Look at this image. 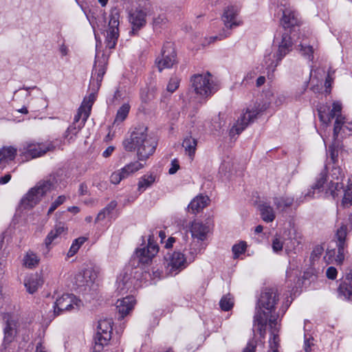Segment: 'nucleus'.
<instances>
[{
    "instance_id": "obj_1",
    "label": "nucleus",
    "mask_w": 352,
    "mask_h": 352,
    "mask_svg": "<svg viewBox=\"0 0 352 352\" xmlns=\"http://www.w3.org/2000/svg\"><path fill=\"white\" fill-rule=\"evenodd\" d=\"M298 14L289 8L283 11L280 19V27L276 31L274 36V45L278 47L277 52L271 59L270 54L265 57V64L268 69L273 70L277 67L282 59L292 52L294 41L292 34L295 32L300 25Z\"/></svg>"
},
{
    "instance_id": "obj_2",
    "label": "nucleus",
    "mask_w": 352,
    "mask_h": 352,
    "mask_svg": "<svg viewBox=\"0 0 352 352\" xmlns=\"http://www.w3.org/2000/svg\"><path fill=\"white\" fill-rule=\"evenodd\" d=\"M157 146L156 138L148 133V128L144 125L135 126L130 138L124 142V146L126 151H137L140 161H144L152 155Z\"/></svg>"
},
{
    "instance_id": "obj_3",
    "label": "nucleus",
    "mask_w": 352,
    "mask_h": 352,
    "mask_svg": "<svg viewBox=\"0 0 352 352\" xmlns=\"http://www.w3.org/2000/svg\"><path fill=\"white\" fill-rule=\"evenodd\" d=\"M190 82L195 93L202 98H208L217 92L219 86L212 80L210 73L195 74L191 77Z\"/></svg>"
},
{
    "instance_id": "obj_4",
    "label": "nucleus",
    "mask_w": 352,
    "mask_h": 352,
    "mask_svg": "<svg viewBox=\"0 0 352 352\" xmlns=\"http://www.w3.org/2000/svg\"><path fill=\"white\" fill-rule=\"evenodd\" d=\"M52 142H36L34 141L26 142L20 149L21 155L26 160L34 159L44 155L48 151L55 150Z\"/></svg>"
},
{
    "instance_id": "obj_5",
    "label": "nucleus",
    "mask_w": 352,
    "mask_h": 352,
    "mask_svg": "<svg viewBox=\"0 0 352 352\" xmlns=\"http://www.w3.org/2000/svg\"><path fill=\"white\" fill-rule=\"evenodd\" d=\"M113 324L111 318L100 319L98 321L94 352H100L108 344L111 338Z\"/></svg>"
},
{
    "instance_id": "obj_6",
    "label": "nucleus",
    "mask_w": 352,
    "mask_h": 352,
    "mask_svg": "<svg viewBox=\"0 0 352 352\" xmlns=\"http://www.w3.org/2000/svg\"><path fill=\"white\" fill-rule=\"evenodd\" d=\"M120 11L118 8H112L105 37L106 47L110 50L114 49L119 38Z\"/></svg>"
},
{
    "instance_id": "obj_7",
    "label": "nucleus",
    "mask_w": 352,
    "mask_h": 352,
    "mask_svg": "<svg viewBox=\"0 0 352 352\" xmlns=\"http://www.w3.org/2000/svg\"><path fill=\"white\" fill-rule=\"evenodd\" d=\"M278 294L276 289L265 288L261 294L258 300L257 306L261 313L265 311L266 315L274 313L276 309V305L278 302Z\"/></svg>"
},
{
    "instance_id": "obj_8",
    "label": "nucleus",
    "mask_w": 352,
    "mask_h": 352,
    "mask_svg": "<svg viewBox=\"0 0 352 352\" xmlns=\"http://www.w3.org/2000/svg\"><path fill=\"white\" fill-rule=\"evenodd\" d=\"M81 305L80 300L72 294H63L57 298L54 306V313L59 316L65 311L78 310Z\"/></svg>"
},
{
    "instance_id": "obj_9",
    "label": "nucleus",
    "mask_w": 352,
    "mask_h": 352,
    "mask_svg": "<svg viewBox=\"0 0 352 352\" xmlns=\"http://www.w3.org/2000/svg\"><path fill=\"white\" fill-rule=\"evenodd\" d=\"M162 58H157L156 63L160 72L164 69H168L173 67L176 62V53L173 44L171 43H166L164 45L162 49Z\"/></svg>"
},
{
    "instance_id": "obj_10",
    "label": "nucleus",
    "mask_w": 352,
    "mask_h": 352,
    "mask_svg": "<svg viewBox=\"0 0 352 352\" xmlns=\"http://www.w3.org/2000/svg\"><path fill=\"white\" fill-rule=\"evenodd\" d=\"M158 252L159 246L154 241L153 236L149 235L146 247L137 249L135 253L140 263L148 265Z\"/></svg>"
},
{
    "instance_id": "obj_11",
    "label": "nucleus",
    "mask_w": 352,
    "mask_h": 352,
    "mask_svg": "<svg viewBox=\"0 0 352 352\" xmlns=\"http://www.w3.org/2000/svg\"><path fill=\"white\" fill-rule=\"evenodd\" d=\"M144 167V164L135 161L124 166L121 169L111 173L110 182L113 184H118L122 179L129 177L131 175L138 171Z\"/></svg>"
},
{
    "instance_id": "obj_12",
    "label": "nucleus",
    "mask_w": 352,
    "mask_h": 352,
    "mask_svg": "<svg viewBox=\"0 0 352 352\" xmlns=\"http://www.w3.org/2000/svg\"><path fill=\"white\" fill-rule=\"evenodd\" d=\"M146 13L143 10L136 8L129 13V19L131 25V34L135 35L146 24Z\"/></svg>"
},
{
    "instance_id": "obj_13",
    "label": "nucleus",
    "mask_w": 352,
    "mask_h": 352,
    "mask_svg": "<svg viewBox=\"0 0 352 352\" xmlns=\"http://www.w3.org/2000/svg\"><path fill=\"white\" fill-rule=\"evenodd\" d=\"M262 111V109L259 111H250L249 109H247L246 112L241 114L240 118L237 120L236 124L234 125L233 127L231 129L230 133H235L237 135L240 134L250 122L254 121V120Z\"/></svg>"
},
{
    "instance_id": "obj_14",
    "label": "nucleus",
    "mask_w": 352,
    "mask_h": 352,
    "mask_svg": "<svg viewBox=\"0 0 352 352\" xmlns=\"http://www.w3.org/2000/svg\"><path fill=\"white\" fill-rule=\"evenodd\" d=\"M105 72V65L102 63H99L98 64L97 62H95L89 83V88L91 90H94L95 91H98L99 90Z\"/></svg>"
},
{
    "instance_id": "obj_15",
    "label": "nucleus",
    "mask_w": 352,
    "mask_h": 352,
    "mask_svg": "<svg viewBox=\"0 0 352 352\" xmlns=\"http://www.w3.org/2000/svg\"><path fill=\"white\" fill-rule=\"evenodd\" d=\"M3 320L6 324L4 327L3 344H7L10 343L14 338L16 332V322L13 318L12 315L8 313L3 314Z\"/></svg>"
},
{
    "instance_id": "obj_16",
    "label": "nucleus",
    "mask_w": 352,
    "mask_h": 352,
    "mask_svg": "<svg viewBox=\"0 0 352 352\" xmlns=\"http://www.w3.org/2000/svg\"><path fill=\"white\" fill-rule=\"evenodd\" d=\"M347 235V226L342 224L336 231L338 255L336 261L342 263L344 258V249L346 247V238Z\"/></svg>"
},
{
    "instance_id": "obj_17",
    "label": "nucleus",
    "mask_w": 352,
    "mask_h": 352,
    "mask_svg": "<svg viewBox=\"0 0 352 352\" xmlns=\"http://www.w3.org/2000/svg\"><path fill=\"white\" fill-rule=\"evenodd\" d=\"M167 260V267L169 268L170 273L174 271H180L186 266V258L184 255L179 252H174L172 254L169 255Z\"/></svg>"
},
{
    "instance_id": "obj_18",
    "label": "nucleus",
    "mask_w": 352,
    "mask_h": 352,
    "mask_svg": "<svg viewBox=\"0 0 352 352\" xmlns=\"http://www.w3.org/2000/svg\"><path fill=\"white\" fill-rule=\"evenodd\" d=\"M135 299L133 296H127L122 299H118L116 302V309L120 315V318L123 319L133 309Z\"/></svg>"
},
{
    "instance_id": "obj_19",
    "label": "nucleus",
    "mask_w": 352,
    "mask_h": 352,
    "mask_svg": "<svg viewBox=\"0 0 352 352\" xmlns=\"http://www.w3.org/2000/svg\"><path fill=\"white\" fill-rule=\"evenodd\" d=\"M239 10L235 6H228L222 15V20L227 28H232L240 25V22L237 21Z\"/></svg>"
},
{
    "instance_id": "obj_20",
    "label": "nucleus",
    "mask_w": 352,
    "mask_h": 352,
    "mask_svg": "<svg viewBox=\"0 0 352 352\" xmlns=\"http://www.w3.org/2000/svg\"><path fill=\"white\" fill-rule=\"evenodd\" d=\"M94 279L92 278V272L85 270L76 274L74 285L76 289L82 290L83 287L85 288L87 286H90L94 283Z\"/></svg>"
},
{
    "instance_id": "obj_21",
    "label": "nucleus",
    "mask_w": 352,
    "mask_h": 352,
    "mask_svg": "<svg viewBox=\"0 0 352 352\" xmlns=\"http://www.w3.org/2000/svg\"><path fill=\"white\" fill-rule=\"evenodd\" d=\"M301 199L302 197H300L296 200V201H294V198L292 197L285 195L276 197L274 198V204L276 209L285 211L286 209L291 207L294 203L296 204V207L300 206V204L303 202V199Z\"/></svg>"
},
{
    "instance_id": "obj_22",
    "label": "nucleus",
    "mask_w": 352,
    "mask_h": 352,
    "mask_svg": "<svg viewBox=\"0 0 352 352\" xmlns=\"http://www.w3.org/2000/svg\"><path fill=\"white\" fill-rule=\"evenodd\" d=\"M190 232L193 239L203 241L206 239L209 228L201 221H195L191 223Z\"/></svg>"
},
{
    "instance_id": "obj_23",
    "label": "nucleus",
    "mask_w": 352,
    "mask_h": 352,
    "mask_svg": "<svg viewBox=\"0 0 352 352\" xmlns=\"http://www.w3.org/2000/svg\"><path fill=\"white\" fill-rule=\"evenodd\" d=\"M41 199L36 188L33 187L22 197L20 204L23 209L32 208L40 201Z\"/></svg>"
},
{
    "instance_id": "obj_24",
    "label": "nucleus",
    "mask_w": 352,
    "mask_h": 352,
    "mask_svg": "<svg viewBox=\"0 0 352 352\" xmlns=\"http://www.w3.org/2000/svg\"><path fill=\"white\" fill-rule=\"evenodd\" d=\"M67 228L65 227L63 223H58L55 225L54 228L48 233L47 236L45 239V244L46 248L50 250V245L58 237L67 234ZM49 250H47L48 252Z\"/></svg>"
},
{
    "instance_id": "obj_25",
    "label": "nucleus",
    "mask_w": 352,
    "mask_h": 352,
    "mask_svg": "<svg viewBox=\"0 0 352 352\" xmlns=\"http://www.w3.org/2000/svg\"><path fill=\"white\" fill-rule=\"evenodd\" d=\"M56 182L55 177L50 175L47 179L38 182L34 188H36V192L38 193L41 198H42L47 192L54 188Z\"/></svg>"
},
{
    "instance_id": "obj_26",
    "label": "nucleus",
    "mask_w": 352,
    "mask_h": 352,
    "mask_svg": "<svg viewBox=\"0 0 352 352\" xmlns=\"http://www.w3.org/2000/svg\"><path fill=\"white\" fill-rule=\"evenodd\" d=\"M43 281L38 274H32L25 280V287L29 294H33L42 286Z\"/></svg>"
},
{
    "instance_id": "obj_27",
    "label": "nucleus",
    "mask_w": 352,
    "mask_h": 352,
    "mask_svg": "<svg viewBox=\"0 0 352 352\" xmlns=\"http://www.w3.org/2000/svg\"><path fill=\"white\" fill-rule=\"evenodd\" d=\"M17 150L13 146H3L0 149V164L6 165L13 161L16 155Z\"/></svg>"
},
{
    "instance_id": "obj_28",
    "label": "nucleus",
    "mask_w": 352,
    "mask_h": 352,
    "mask_svg": "<svg viewBox=\"0 0 352 352\" xmlns=\"http://www.w3.org/2000/svg\"><path fill=\"white\" fill-rule=\"evenodd\" d=\"M327 172H328L327 167L325 165L323 170L320 173L318 178H317L316 183L311 187L312 190H309L304 195V199H306V197H313L314 195L315 190H320L323 188L324 183L327 180Z\"/></svg>"
},
{
    "instance_id": "obj_29",
    "label": "nucleus",
    "mask_w": 352,
    "mask_h": 352,
    "mask_svg": "<svg viewBox=\"0 0 352 352\" xmlns=\"http://www.w3.org/2000/svg\"><path fill=\"white\" fill-rule=\"evenodd\" d=\"M209 201L208 196L198 195L194 198L188 205V208L192 213H197L203 210Z\"/></svg>"
},
{
    "instance_id": "obj_30",
    "label": "nucleus",
    "mask_w": 352,
    "mask_h": 352,
    "mask_svg": "<svg viewBox=\"0 0 352 352\" xmlns=\"http://www.w3.org/2000/svg\"><path fill=\"white\" fill-rule=\"evenodd\" d=\"M259 210L262 219L265 222H272L275 219V214L272 207L269 204L264 203L259 205Z\"/></svg>"
},
{
    "instance_id": "obj_31",
    "label": "nucleus",
    "mask_w": 352,
    "mask_h": 352,
    "mask_svg": "<svg viewBox=\"0 0 352 352\" xmlns=\"http://www.w3.org/2000/svg\"><path fill=\"white\" fill-rule=\"evenodd\" d=\"M342 180H331L326 190V194H329L333 199L338 197L344 188Z\"/></svg>"
},
{
    "instance_id": "obj_32",
    "label": "nucleus",
    "mask_w": 352,
    "mask_h": 352,
    "mask_svg": "<svg viewBox=\"0 0 352 352\" xmlns=\"http://www.w3.org/2000/svg\"><path fill=\"white\" fill-rule=\"evenodd\" d=\"M156 176L150 174L143 175L139 180L138 184V190L140 192H144L146 188L151 187L155 182Z\"/></svg>"
},
{
    "instance_id": "obj_33",
    "label": "nucleus",
    "mask_w": 352,
    "mask_h": 352,
    "mask_svg": "<svg viewBox=\"0 0 352 352\" xmlns=\"http://www.w3.org/2000/svg\"><path fill=\"white\" fill-rule=\"evenodd\" d=\"M197 144V140L192 138L191 136L186 137L182 143V146L184 148L186 152L192 160L195 153Z\"/></svg>"
},
{
    "instance_id": "obj_34",
    "label": "nucleus",
    "mask_w": 352,
    "mask_h": 352,
    "mask_svg": "<svg viewBox=\"0 0 352 352\" xmlns=\"http://www.w3.org/2000/svg\"><path fill=\"white\" fill-rule=\"evenodd\" d=\"M266 315L265 311L261 313L260 311H257L254 316V326H257L258 331H259L261 335L263 331H265L266 326Z\"/></svg>"
},
{
    "instance_id": "obj_35",
    "label": "nucleus",
    "mask_w": 352,
    "mask_h": 352,
    "mask_svg": "<svg viewBox=\"0 0 352 352\" xmlns=\"http://www.w3.org/2000/svg\"><path fill=\"white\" fill-rule=\"evenodd\" d=\"M338 292L340 296L344 299H349L352 296V285L351 283L342 282L338 288Z\"/></svg>"
},
{
    "instance_id": "obj_36",
    "label": "nucleus",
    "mask_w": 352,
    "mask_h": 352,
    "mask_svg": "<svg viewBox=\"0 0 352 352\" xmlns=\"http://www.w3.org/2000/svg\"><path fill=\"white\" fill-rule=\"evenodd\" d=\"M87 240V238L85 236H80L74 239L67 252V257H72L74 256Z\"/></svg>"
},
{
    "instance_id": "obj_37",
    "label": "nucleus",
    "mask_w": 352,
    "mask_h": 352,
    "mask_svg": "<svg viewBox=\"0 0 352 352\" xmlns=\"http://www.w3.org/2000/svg\"><path fill=\"white\" fill-rule=\"evenodd\" d=\"M219 306L224 311H230L234 306V297L230 294L222 296L219 301Z\"/></svg>"
},
{
    "instance_id": "obj_38",
    "label": "nucleus",
    "mask_w": 352,
    "mask_h": 352,
    "mask_svg": "<svg viewBox=\"0 0 352 352\" xmlns=\"http://www.w3.org/2000/svg\"><path fill=\"white\" fill-rule=\"evenodd\" d=\"M23 261L25 267L32 269L38 264L39 258L36 254L30 252L25 254Z\"/></svg>"
},
{
    "instance_id": "obj_39",
    "label": "nucleus",
    "mask_w": 352,
    "mask_h": 352,
    "mask_svg": "<svg viewBox=\"0 0 352 352\" xmlns=\"http://www.w3.org/2000/svg\"><path fill=\"white\" fill-rule=\"evenodd\" d=\"M298 50L301 55L309 60H312L314 58V48L310 45L300 43L298 45Z\"/></svg>"
},
{
    "instance_id": "obj_40",
    "label": "nucleus",
    "mask_w": 352,
    "mask_h": 352,
    "mask_svg": "<svg viewBox=\"0 0 352 352\" xmlns=\"http://www.w3.org/2000/svg\"><path fill=\"white\" fill-rule=\"evenodd\" d=\"M130 111V105L127 103L123 104L118 110L115 122H122L124 121Z\"/></svg>"
},
{
    "instance_id": "obj_41",
    "label": "nucleus",
    "mask_w": 352,
    "mask_h": 352,
    "mask_svg": "<svg viewBox=\"0 0 352 352\" xmlns=\"http://www.w3.org/2000/svg\"><path fill=\"white\" fill-rule=\"evenodd\" d=\"M342 205L344 208H349L352 206V184L348 185L346 188L344 190Z\"/></svg>"
},
{
    "instance_id": "obj_42",
    "label": "nucleus",
    "mask_w": 352,
    "mask_h": 352,
    "mask_svg": "<svg viewBox=\"0 0 352 352\" xmlns=\"http://www.w3.org/2000/svg\"><path fill=\"white\" fill-rule=\"evenodd\" d=\"M247 248V243L244 241H241L239 243L234 244L232 248V250L234 254V258H237L239 257L240 255L245 253Z\"/></svg>"
},
{
    "instance_id": "obj_43",
    "label": "nucleus",
    "mask_w": 352,
    "mask_h": 352,
    "mask_svg": "<svg viewBox=\"0 0 352 352\" xmlns=\"http://www.w3.org/2000/svg\"><path fill=\"white\" fill-rule=\"evenodd\" d=\"M344 118H342L341 116H338L336 119L333 133V136L335 140L338 138V134L342 129L343 125L344 124Z\"/></svg>"
},
{
    "instance_id": "obj_44",
    "label": "nucleus",
    "mask_w": 352,
    "mask_h": 352,
    "mask_svg": "<svg viewBox=\"0 0 352 352\" xmlns=\"http://www.w3.org/2000/svg\"><path fill=\"white\" fill-rule=\"evenodd\" d=\"M90 112L88 109H87L83 106L80 105V108L78 109L77 114L74 117V122H78L80 118H82V121L85 123L87 118L89 116Z\"/></svg>"
},
{
    "instance_id": "obj_45",
    "label": "nucleus",
    "mask_w": 352,
    "mask_h": 352,
    "mask_svg": "<svg viewBox=\"0 0 352 352\" xmlns=\"http://www.w3.org/2000/svg\"><path fill=\"white\" fill-rule=\"evenodd\" d=\"M91 93L89 94L88 98H85L81 105L91 111L92 105L96 100V96L97 91L91 90Z\"/></svg>"
},
{
    "instance_id": "obj_46",
    "label": "nucleus",
    "mask_w": 352,
    "mask_h": 352,
    "mask_svg": "<svg viewBox=\"0 0 352 352\" xmlns=\"http://www.w3.org/2000/svg\"><path fill=\"white\" fill-rule=\"evenodd\" d=\"M180 83V78L176 76H172L167 85V91L173 93L179 87Z\"/></svg>"
},
{
    "instance_id": "obj_47",
    "label": "nucleus",
    "mask_w": 352,
    "mask_h": 352,
    "mask_svg": "<svg viewBox=\"0 0 352 352\" xmlns=\"http://www.w3.org/2000/svg\"><path fill=\"white\" fill-rule=\"evenodd\" d=\"M168 20L164 14H160L153 19L154 28H160L167 23Z\"/></svg>"
},
{
    "instance_id": "obj_48",
    "label": "nucleus",
    "mask_w": 352,
    "mask_h": 352,
    "mask_svg": "<svg viewBox=\"0 0 352 352\" xmlns=\"http://www.w3.org/2000/svg\"><path fill=\"white\" fill-rule=\"evenodd\" d=\"M66 200V197L64 195L58 196L56 200L52 203L48 211L47 215L52 214L59 206L63 204Z\"/></svg>"
},
{
    "instance_id": "obj_49",
    "label": "nucleus",
    "mask_w": 352,
    "mask_h": 352,
    "mask_svg": "<svg viewBox=\"0 0 352 352\" xmlns=\"http://www.w3.org/2000/svg\"><path fill=\"white\" fill-rule=\"evenodd\" d=\"M323 252H324V248L321 245L316 246L311 253V256H310L311 260L312 261H314L318 259L322 254Z\"/></svg>"
},
{
    "instance_id": "obj_50",
    "label": "nucleus",
    "mask_w": 352,
    "mask_h": 352,
    "mask_svg": "<svg viewBox=\"0 0 352 352\" xmlns=\"http://www.w3.org/2000/svg\"><path fill=\"white\" fill-rule=\"evenodd\" d=\"M270 348L272 351H278V348L279 346V338L278 335L273 334L272 338H270L269 341Z\"/></svg>"
},
{
    "instance_id": "obj_51",
    "label": "nucleus",
    "mask_w": 352,
    "mask_h": 352,
    "mask_svg": "<svg viewBox=\"0 0 352 352\" xmlns=\"http://www.w3.org/2000/svg\"><path fill=\"white\" fill-rule=\"evenodd\" d=\"M331 176L332 178L331 180H333V181L342 180L343 176H342V170H341L340 168H339V167L333 168V169L331 170Z\"/></svg>"
},
{
    "instance_id": "obj_52",
    "label": "nucleus",
    "mask_w": 352,
    "mask_h": 352,
    "mask_svg": "<svg viewBox=\"0 0 352 352\" xmlns=\"http://www.w3.org/2000/svg\"><path fill=\"white\" fill-rule=\"evenodd\" d=\"M117 201H115V200H113L111 201L110 203H109L106 207H104L103 209H102L101 210L102 212H104V213L107 215V216H109L110 215L112 212L115 210V208L117 207Z\"/></svg>"
},
{
    "instance_id": "obj_53",
    "label": "nucleus",
    "mask_w": 352,
    "mask_h": 352,
    "mask_svg": "<svg viewBox=\"0 0 352 352\" xmlns=\"http://www.w3.org/2000/svg\"><path fill=\"white\" fill-rule=\"evenodd\" d=\"M140 98L142 102L147 103L151 100L149 91L148 88L141 89L140 93Z\"/></svg>"
},
{
    "instance_id": "obj_54",
    "label": "nucleus",
    "mask_w": 352,
    "mask_h": 352,
    "mask_svg": "<svg viewBox=\"0 0 352 352\" xmlns=\"http://www.w3.org/2000/svg\"><path fill=\"white\" fill-rule=\"evenodd\" d=\"M337 274H338L337 270L334 267H328L327 270V272H326L327 277L331 280L336 279V276H337Z\"/></svg>"
},
{
    "instance_id": "obj_55",
    "label": "nucleus",
    "mask_w": 352,
    "mask_h": 352,
    "mask_svg": "<svg viewBox=\"0 0 352 352\" xmlns=\"http://www.w3.org/2000/svg\"><path fill=\"white\" fill-rule=\"evenodd\" d=\"M272 249L275 252H278L283 249V243L278 238H275L272 241Z\"/></svg>"
},
{
    "instance_id": "obj_56",
    "label": "nucleus",
    "mask_w": 352,
    "mask_h": 352,
    "mask_svg": "<svg viewBox=\"0 0 352 352\" xmlns=\"http://www.w3.org/2000/svg\"><path fill=\"white\" fill-rule=\"evenodd\" d=\"M329 155H330V157H331L333 163H336L338 160V151L335 148L334 146L332 145L329 147Z\"/></svg>"
},
{
    "instance_id": "obj_57",
    "label": "nucleus",
    "mask_w": 352,
    "mask_h": 352,
    "mask_svg": "<svg viewBox=\"0 0 352 352\" xmlns=\"http://www.w3.org/2000/svg\"><path fill=\"white\" fill-rule=\"evenodd\" d=\"M179 169V162L177 159H174L171 162V167L168 170L170 175L175 174Z\"/></svg>"
},
{
    "instance_id": "obj_58",
    "label": "nucleus",
    "mask_w": 352,
    "mask_h": 352,
    "mask_svg": "<svg viewBox=\"0 0 352 352\" xmlns=\"http://www.w3.org/2000/svg\"><path fill=\"white\" fill-rule=\"evenodd\" d=\"M256 348V343L254 341H250L247 344L246 347L242 352H255Z\"/></svg>"
},
{
    "instance_id": "obj_59",
    "label": "nucleus",
    "mask_w": 352,
    "mask_h": 352,
    "mask_svg": "<svg viewBox=\"0 0 352 352\" xmlns=\"http://www.w3.org/2000/svg\"><path fill=\"white\" fill-rule=\"evenodd\" d=\"M313 338H305L304 342V350L305 352H311V346L314 345V344L311 342V340H313Z\"/></svg>"
},
{
    "instance_id": "obj_60",
    "label": "nucleus",
    "mask_w": 352,
    "mask_h": 352,
    "mask_svg": "<svg viewBox=\"0 0 352 352\" xmlns=\"http://www.w3.org/2000/svg\"><path fill=\"white\" fill-rule=\"evenodd\" d=\"M78 193L80 195H85L88 193V187L85 183H81L79 186Z\"/></svg>"
},
{
    "instance_id": "obj_61",
    "label": "nucleus",
    "mask_w": 352,
    "mask_h": 352,
    "mask_svg": "<svg viewBox=\"0 0 352 352\" xmlns=\"http://www.w3.org/2000/svg\"><path fill=\"white\" fill-rule=\"evenodd\" d=\"M331 111L336 115L340 113L342 111V105L338 102H334L332 104Z\"/></svg>"
},
{
    "instance_id": "obj_62",
    "label": "nucleus",
    "mask_w": 352,
    "mask_h": 352,
    "mask_svg": "<svg viewBox=\"0 0 352 352\" xmlns=\"http://www.w3.org/2000/svg\"><path fill=\"white\" fill-rule=\"evenodd\" d=\"M115 148L113 146H108L102 153V156L104 157H109L112 153L113 152Z\"/></svg>"
},
{
    "instance_id": "obj_63",
    "label": "nucleus",
    "mask_w": 352,
    "mask_h": 352,
    "mask_svg": "<svg viewBox=\"0 0 352 352\" xmlns=\"http://www.w3.org/2000/svg\"><path fill=\"white\" fill-rule=\"evenodd\" d=\"M268 317H269L270 324L271 325H272V324L276 325L278 316H276V315L273 314V313H271V314H268ZM267 318V316L266 317V318Z\"/></svg>"
},
{
    "instance_id": "obj_64",
    "label": "nucleus",
    "mask_w": 352,
    "mask_h": 352,
    "mask_svg": "<svg viewBox=\"0 0 352 352\" xmlns=\"http://www.w3.org/2000/svg\"><path fill=\"white\" fill-rule=\"evenodd\" d=\"M106 217L107 216L104 213V212L100 210L95 219V223H96L100 221H103L106 218Z\"/></svg>"
}]
</instances>
